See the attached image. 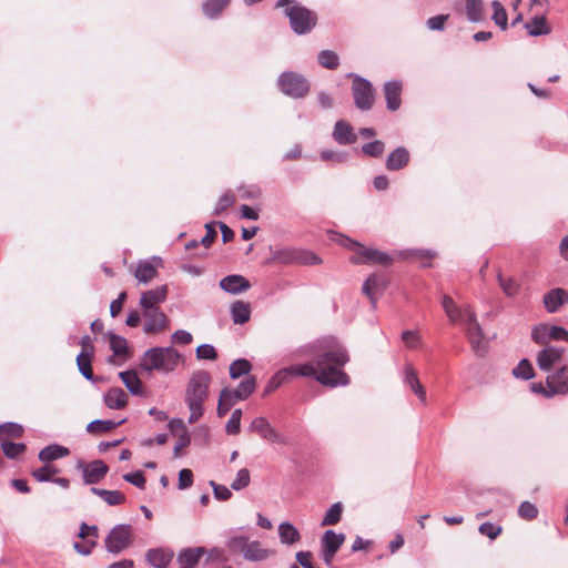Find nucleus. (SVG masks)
<instances>
[{"label": "nucleus", "instance_id": "34", "mask_svg": "<svg viewBox=\"0 0 568 568\" xmlns=\"http://www.w3.org/2000/svg\"><path fill=\"white\" fill-rule=\"evenodd\" d=\"M91 493L102 498L110 506L122 505L125 501V496L120 490H106L92 487Z\"/></svg>", "mask_w": 568, "mask_h": 568}, {"label": "nucleus", "instance_id": "27", "mask_svg": "<svg viewBox=\"0 0 568 568\" xmlns=\"http://www.w3.org/2000/svg\"><path fill=\"white\" fill-rule=\"evenodd\" d=\"M145 558L155 568H166L173 558V552L164 549H150L146 551Z\"/></svg>", "mask_w": 568, "mask_h": 568}, {"label": "nucleus", "instance_id": "12", "mask_svg": "<svg viewBox=\"0 0 568 568\" xmlns=\"http://www.w3.org/2000/svg\"><path fill=\"white\" fill-rule=\"evenodd\" d=\"M251 433L260 435L270 443L286 445L288 442L285 436L280 434L265 417H256L248 427Z\"/></svg>", "mask_w": 568, "mask_h": 568}, {"label": "nucleus", "instance_id": "35", "mask_svg": "<svg viewBox=\"0 0 568 568\" xmlns=\"http://www.w3.org/2000/svg\"><path fill=\"white\" fill-rule=\"evenodd\" d=\"M120 378L123 382V384L126 386V388L133 394V395H141L143 393V387L141 379L139 378L136 372L134 371H126L120 373Z\"/></svg>", "mask_w": 568, "mask_h": 568}, {"label": "nucleus", "instance_id": "26", "mask_svg": "<svg viewBox=\"0 0 568 568\" xmlns=\"http://www.w3.org/2000/svg\"><path fill=\"white\" fill-rule=\"evenodd\" d=\"M409 162V152L403 148L399 146L395 149L386 160V168L389 171H398L403 168H405Z\"/></svg>", "mask_w": 568, "mask_h": 568}, {"label": "nucleus", "instance_id": "45", "mask_svg": "<svg viewBox=\"0 0 568 568\" xmlns=\"http://www.w3.org/2000/svg\"><path fill=\"white\" fill-rule=\"evenodd\" d=\"M288 382L287 373L284 368L280 369L267 383L263 390V396H267L277 389L281 385Z\"/></svg>", "mask_w": 568, "mask_h": 568}, {"label": "nucleus", "instance_id": "53", "mask_svg": "<svg viewBox=\"0 0 568 568\" xmlns=\"http://www.w3.org/2000/svg\"><path fill=\"white\" fill-rule=\"evenodd\" d=\"M235 203V195L233 192H225L216 202L215 205V215H220L222 212L226 211Z\"/></svg>", "mask_w": 568, "mask_h": 568}, {"label": "nucleus", "instance_id": "60", "mask_svg": "<svg viewBox=\"0 0 568 568\" xmlns=\"http://www.w3.org/2000/svg\"><path fill=\"white\" fill-rule=\"evenodd\" d=\"M407 255L420 261L423 266H430V261L434 258V254L432 252L424 250H412L407 252Z\"/></svg>", "mask_w": 568, "mask_h": 568}, {"label": "nucleus", "instance_id": "7", "mask_svg": "<svg viewBox=\"0 0 568 568\" xmlns=\"http://www.w3.org/2000/svg\"><path fill=\"white\" fill-rule=\"evenodd\" d=\"M352 93L357 109L367 111L374 104V89L367 80L355 77L352 84Z\"/></svg>", "mask_w": 568, "mask_h": 568}, {"label": "nucleus", "instance_id": "52", "mask_svg": "<svg viewBox=\"0 0 568 568\" xmlns=\"http://www.w3.org/2000/svg\"><path fill=\"white\" fill-rule=\"evenodd\" d=\"M1 449L8 458H16L26 450V445L21 443L3 440L1 444Z\"/></svg>", "mask_w": 568, "mask_h": 568}, {"label": "nucleus", "instance_id": "11", "mask_svg": "<svg viewBox=\"0 0 568 568\" xmlns=\"http://www.w3.org/2000/svg\"><path fill=\"white\" fill-rule=\"evenodd\" d=\"M77 468L82 470L83 481L87 485L98 484L105 477L109 470L108 465L100 459L90 463L79 460Z\"/></svg>", "mask_w": 568, "mask_h": 568}, {"label": "nucleus", "instance_id": "31", "mask_svg": "<svg viewBox=\"0 0 568 568\" xmlns=\"http://www.w3.org/2000/svg\"><path fill=\"white\" fill-rule=\"evenodd\" d=\"M333 136L339 144H348L356 141L352 126L345 121L336 122Z\"/></svg>", "mask_w": 568, "mask_h": 568}, {"label": "nucleus", "instance_id": "33", "mask_svg": "<svg viewBox=\"0 0 568 568\" xmlns=\"http://www.w3.org/2000/svg\"><path fill=\"white\" fill-rule=\"evenodd\" d=\"M69 454V448L54 444L41 449L39 453V459L43 463H50L52 460L65 457Z\"/></svg>", "mask_w": 568, "mask_h": 568}, {"label": "nucleus", "instance_id": "32", "mask_svg": "<svg viewBox=\"0 0 568 568\" xmlns=\"http://www.w3.org/2000/svg\"><path fill=\"white\" fill-rule=\"evenodd\" d=\"M497 281L500 286L503 293L508 297H515L519 294L520 283L514 278L513 276H504V274L498 271L497 272Z\"/></svg>", "mask_w": 568, "mask_h": 568}, {"label": "nucleus", "instance_id": "63", "mask_svg": "<svg viewBox=\"0 0 568 568\" xmlns=\"http://www.w3.org/2000/svg\"><path fill=\"white\" fill-rule=\"evenodd\" d=\"M247 545H248V542H247L246 538L235 537L230 540L229 549L234 554L241 552L244 555V552L246 551Z\"/></svg>", "mask_w": 568, "mask_h": 568}, {"label": "nucleus", "instance_id": "43", "mask_svg": "<svg viewBox=\"0 0 568 568\" xmlns=\"http://www.w3.org/2000/svg\"><path fill=\"white\" fill-rule=\"evenodd\" d=\"M343 514V505L341 503H335L331 506V508L326 511L321 525L322 526H333L336 525Z\"/></svg>", "mask_w": 568, "mask_h": 568}, {"label": "nucleus", "instance_id": "5", "mask_svg": "<svg viewBox=\"0 0 568 568\" xmlns=\"http://www.w3.org/2000/svg\"><path fill=\"white\" fill-rule=\"evenodd\" d=\"M343 245L352 252L349 262L353 264H376L383 266H388L393 264V258L385 252L378 251L373 247H367L348 237L344 239Z\"/></svg>", "mask_w": 568, "mask_h": 568}, {"label": "nucleus", "instance_id": "4", "mask_svg": "<svg viewBox=\"0 0 568 568\" xmlns=\"http://www.w3.org/2000/svg\"><path fill=\"white\" fill-rule=\"evenodd\" d=\"M276 7L284 8V14L290 19L291 27L297 34L310 32L317 23L316 13L295 0H280Z\"/></svg>", "mask_w": 568, "mask_h": 568}, {"label": "nucleus", "instance_id": "24", "mask_svg": "<svg viewBox=\"0 0 568 568\" xmlns=\"http://www.w3.org/2000/svg\"><path fill=\"white\" fill-rule=\"evenodd\" d=\"M443 308L452 323L464 324L466 322L465 306L459 307L449 295L443 296Z\"/></svg>", "mask_w": 568, "mask_h": 568}, {"label": "nucleus", "instance_id": "2", "mask_svg": "<svg viewBox=\"0 0 568 568\" xmlns=\"http://www.w3.org/2000/svg\"><path fill=\"white\" fill-rule=\"evenodd\" d=\"M211 382L212 377L206 371H196L190 377L184 395V402L190 410V424L196 423L203 416Z\"/></svg>", "mask_w": 568, "mask_h": 568}, {"label": "nucleus", "instance_id": "21", "mask_svg": "<svg viewBox=\"0 0 568 568\" xmlns=\"http://www.w3.org/2000/svg\"><path fill=\"white\" fill-rule=\"evenodd\" d=\"M542 303L548 313H555L568 303V293L564 288H552L544 295Z\"/></svg>", "mask_w": 568, "mask_h": 568}, {"label": "nucleus", "instance_id": "50", "mask_svg": "<svg viewBox=\"0 0 568 568\" xmlns=\"http://www.w3.org/2000/svg\"><path fill=\"white\" fill-rule=\"evenodd\" d=\"M549 333V325L540 324L532 328L531 332V338L535 343L539 345H546L550 342V337L548 335Z\"/></svg>", "mask_w": 568, "mask_h": 568}, {"label": "nucleus", "instance_id": "20", "mask_svg": "<svg viewBox=\"0 0 568 568\" xmlns=\"http://www.w3.org/2000/svg\"><path fill=\"white\" fill-rule=\"evenodd\" d=\"M220 287L230 294H240L251 287V283L242 275L233 274L220 281Z\"/></svg>", "mask_w": 568, "mask_h": 568}, {"label": "nucleus", "instance_id": "61", "mask_svg": "<svg viewBox=\"0 0 568 568\" xmlns=\"http://www.w3.org/2000/svg\"><path fill=\"white\" fill-rule=\"evenodd\" d=\"M448 19H449V14H438V16L429 18L426 21V24L429 30L442 31V30H444L445 23L448 21Z\"/></svg>", "mask_w": 568, "mask_h": 568}, {"label": "nucleus", "instance_id": "18", "mask_svg": "<svg viewBox=\"0 0 568 568\" xmlns=\"http://www.w3.org/2000/svg\"><path fill=\"white\" fill-rule=\"evenodd\" d=\"M564 355V348L546 346L537 354V365L541 371H550Z\"/></svg>", "mask_w": 568, "mask_h": 568}, {"label": "nucleus", "instance_id": "62", "mask_svg": "<svg viewBox=\"0 0 568 568\" xmlns=\"http://www.w3.org/2000/svg\"><path fill=\"white\" fill-rule=\"evenodd\" d=\"M479 532L490 539H496L501 534V527L491 523H484L479 526Z\"/></svg>", "mask_w": 568, "mask_h": 568}, {"label": "nucleus", "instance_id": "23", "mask_svg": "<svg viewBox=\"0 0 568 568\" xmlns=\"http://www.w3.org/2000/svg\"><path fill=\"white\" fill-rule=\"evenodd\" d=\"M525 29L530 37L546 36L551 32V27L545 14H536L525 23Z\"/></svg>", "mask_w": 568, "mask_h": 568}, {"label": "nucleus", "instance_id": "38", "mask_svg": "<svg viewBox=\"0 0 568 568\" xmlns=\"http://www.w3.org/2000/svg\"><path fill=\"white\" fill-rule=\"evenodd\" d=\"M270 556V551L264 549L258 541L248 542L244 557L247 560H263Z\"/></svg>", "mask_w": 568, "mask_h": 568}, {"label": "nucleus", "instance_id": "17", "mask_svg": "<svg viewBox=\"0 0 568 568\" xmlns=\"http://www.w3.org/2000/svg\"><path fill=\"white\" fill-rule=\"evenodd\" d=\"M168 297V286L161 285L153 290L143 292L140 298V306L142 311L160 308V304Z\"/></svg>", "mask_w": 568, "mask_h": 568}, {"label": "nucleus", "instance_id": "47", "mask_svg": "<svg viewBox=\"0 0 568 568\" xmlns=\"http://www.w3.org/2000/svg\"><path fill=\"white\" fill-rule=\"evenodd\" d=\"M466 13L470 21H479L483 18L481 0H466Z\"/></svg>", "mask_w": 568, "mask_h": 568}, {"label": "nucleus", "instance_id": "42", "mask_svg": "<svg viewBox=\"0 0 568 568\" xmlns=\"http://www.w3.org/2000/svg\"><path fill=\"white\" fill-rule=\"evenodd\" d=\"M318 63L328 70H336L339 65L338 55L332 50H323L318 53Z\"/></svg>", "mask_w": 568, "mask_h": 568}, {"label": "nucleus", "instance_id": "10", "mask_svg": "<svg viewBox=\"0 0 568 568\" xmlns=\"http://www.w3.org/2000/svg\"><path fill=\"white\" fill-rule=\"evenodd\" d=\"M275 258L283 264L316 265L322 260L314 253L305 250L286 248L278 251Z\"/></svg>", "mask_w": 568, "mask_h": 568}, {"label": "nucleus", "instance_id": "39", "mask_svg": "<svg viewBox=\"0 0 568 568\" xmlns=\"http://www.w3.org/2000/svg\"><path fill=\"white\" fill-rule=\"evenodd\" d=\"M92 358L93 354H85L80 353L77 356V365L80 371V373L87 378L92 379L93 378V371H92Z\"/></svg>", "mask_w": 568, "mask_h": 568}, {"label": "nucleus", "instance_id": "6", "mask_svg": "<svg viewBox=\"0 0 568 568\" xmlns=\"http://www.w3.org/2000/svg\"><path fill=\"white\" fill-rule=\"evenodd\" d=\"M132 541V527L130 525H118L112 528L105 538V548L110 552L118 554L128 548Z\"/></svg>", "mask_w": 568, "mask_h": 568}, {"label": "nucleus", "instance_id": "51", "mask_svg": "<svg viewBox=\"0 0 568 568\" xmlns=\"http://www.w3.org/2000/svg\"><path fill=\"white\" fill-rule=\"evenodd\" d=\"M513 374L516 377L523 378V379H530L534 377L535 372L534 368L528 359H521L519 364L513 369Z\"/></svg>", "mask_w": 568, "mask_h": 568}, {"label": "nucleus", "instance_id": "15", "mask_svg": "<svg viewBox=\"0 0 568 568\" xmlns=\"http://www.w3.org/2000/svg\"><path fill=\"white\" fill-rule=\"evenodd\" d=\"M546 384L550 387L549 395H568V366L564 365L549 374Z\"/></svg>", "mask_w": 568, "mask_h": 568}, {"label": "nucleus", "instance_id": "13", "mask_svg": "<svg viewBox=\"0 0 568 568\" xmlns=\"http://www.w3.org/2000/svg\"><path fill=\"white\" fill-rule=\"evenodd\" d=\"M345 541L343 534H336L334 530H326L321 540L322 558L329 566L333 562L335 554Z\"/></svg>", "mask_w": 568, "mask_h": 568}, {"label": "nucleus", "instance_id": "30", "mask_svg": "<svg viewBox=\"0 0 568 568\" xmlns=\"http://www.w3.org/2000/svg\"><path fill=\"white\" fill-rule=\"evenodd\" d=\"M251 305L244 301H236L231 305V315L234 324H245L251 318Z\"/></svg>", "mask_w": 568, "mask_h": 568}, {"label": "nucleus", "instance_id": "55", "mask_svg": "<svg viewBox=\"0 0 568 568\" xmlns=\"http://www.w3.org/2000/svg\"><path fill=\"white\" fill-rule=\"evenodd\" d=\"M251 476L246 468H242L237 471L235 479L232 481L231 487L234 490H241L250 485Z\"/></svg>", "mask_w": 568, "mask_h": 568}, {"label": "nucleus", "instance_id": "25", "mask_svg": "<svg viewBox=\"0 0 568 568\" xmlns=\"http://www.w3.org/2000/svg\"><path fill=\"white\" fill-rule=\"evenodd\" d=\"M206 552L203 547L187 548L179 554L178 561L180 568H193L197 565L201 557Z\"/></svg>", "mask_w": 568, "mask_h": 568}, {"label": "nucleus", "instance_id": "40", "mask_svg": "<svg viewBox=\"0 0 568 568\" xmlns=\"http://www.w3.org/2000/svg\"><path fill=\"white\" fill-rule=\"evenodd\" d=\"M256 387V378L248 376L245 381L241 382L235 390V398L243 400L246 399Z\"/></svg>", "mask_w": 568, "mask_h": 568}, {"label": "nucleus", "instance_id": "8", "mask_svg": "<svg viewBox=\"0 0 568 568\" xmlns=\"http://www.w3.org/2000/svg\"><path fill=\"white\" fill-rule=\"evenodd\" d=\"M278 85L283 93L293 98H302L310 90L306 79L294 72L283 73L280 77Z\"/></svg>", "mask_w": 568, "mask_h": 568}, {"label": "nucleus", "instance_id": "58", "mask_svg": "<svg viewBox=\"0 0 568 568\" xmlns=\"http://www.w3.org/2000/svg\"><path fill=\"white\" fill-rule=\"evenodd\" d=\"M385 150L384 142L376 140L369 142L363 146V152L369 156L378 158L383 154Z\"/></svg>", "mask_w": 568, "mask_h": 568}, {"label": "nucleus", "instance_id": "37", "mask_svg": "<svg viewBox=\"0 0 568 568\" xmlns=\"http://www.w3.org/2000/svg\"><path fill=\"white\" fill-rule=\"evenodd\" d=\"M122 423H123V420L113 422V420L95 419L87 425V432L90 434H94V435L103 434V433H108V432L116 428Z\"/></svg>", "mask_w": 568, "mask_h": 568}, {"label": "nucleus", "instance_id": "16", "mask_svg": "<svg viewBox=\"0 0 568 568\" xmlns=\"http://www.w3.org/2000/svg\"><path fill=\"white\" fill-rule=\"evenodd\" d=\"M387 278L382 273L371 274L363 285V294H365L373 305L376 303V295L382 294L387 287Z\"/></svg>", "mask_w": 568, "mask_h": 568}, {"label": "nucleus", "instance_id": "44", "mask_svg": "<svg viewBox=\"0 0 568 568\" xmlns=\"http://www.w3.org/2000/svg\"><path fill=\"white\" fill-rule=\"evenodd\" d=\"M59 471L60 470L57 467L49 465L47 463V465L38 469H33L31 471V476L38 481H49L54 479L53 476L57 475Z\"/></svg>", "mask_w": 568, "mask_h": 568}, {"label": "nucleus", "instance_id": "1", "mask_svg": "<svg viewBox=\"0 0 568 568\" xmlns=\"http://www.w3.org/2000/svg\"><path fill=\"white\" fill-rule=\"evenodd\" d=\"M349 356L344 346L335 337H325L318 343V354L314 363L295 364L285 367L288 381L292 377H313L328 387L346 386L349 377L344 372Z\"/></svg>", "mask_w": 568, "mask_h": 568}, {"label": "nucleus", "instance_id": "22", "mask_svg": "<svg viewBox=\"0 0 568 568\" xmlns=\"http://www.w3.org/2000/svg\"><path fill=\"white\" fill-rule=\"evenodd\" d=\"M402 90L403 85L398 81H389L384 85V94L387 102V109L390 111H396L399 109L402 100Z\"/></svg>", "mask_w": 568, "mask_h": 568}, {"label": "nucleus", "instance_id": "54", "mask_svg": "<svg viewBox=\"0 0 568 568\" xmlns=\"http://www.w3.org/2000/svg\"><path fill=\"white\" fill-rule=\"evenodd\" d=\"M242 410L240 408L233 410L227 424L226 433L230 435H237L241 432Z\"/></svg>", "mask_w": 568, "mask_h": 568}, {"label": "nucleus", "instance_id": "3", "mask_svg": "<svg viewBox=\"0 0 568 568\" xmlns=\"http://www.w3.org/2000/svg\"><path fill=\"white\" fill-rule=\"evenodd\" d=\"M182 361V355L173 347H154L148 349L142 359L141 367L146 372H173Z\"/></svg>", "mask_w": 568, "mask_h": 568}, {"label": "nucleus", "instance_id": "57", "mask_svg": "<svg viewBox=\"0 0 568 568\" xmlns=\"http://www.w3.org/2000/svg\"><path fill=\"white\" fill-rule=\"evenodd\" d=\"M110 347L115 355H125L128 353L126 341L123 337L111 335Z\"/></svg>", "mask_w": 568, "mask_h": 568}, {"label": "nucleus", "instance_id": "46", "mask_svg": "<svg viewBox=\"0 0 568 568\" xmlns=\"http://www.w3.org/2000/svg\"><path fill=\"white\" fill-rule=\"evenodd\" d=\"M252 369V364L244 358L234 361L230 366V376L233 379L241 377L242 375L248 374Z\"/></svg>", "mask_w": 568, "mask_h": 568}, {"label": "nucleus", "instance_id": "41", "mask_svg": "<svg viewBox=\"0 0 568 568\" xmlns=\"http://www.w3.org/2000/svg\"><path fill=\"white\" fill-rule=\"evenodd\" d=\"M23 435V428L21 425L16 423H6L0 425V440H7V438H20Z\"/></svg>", "mask_w": 568, "mask_h": 568}, {"label": "nucleus", "instance_id": "14", "mask_svg": "<svg viewBox=\"0 0 568 568\" xmlns=\"http://www.w3.org/2000/svg\"><path fill=\"white\" fill-rule=\"evenodd\" d=\"M144 325L143 329L146 334H159L169 328V317L161 308L143 311Z\"/></svg>", "mask_w": 568, "mask_h": 568}, {"label": "nucleus", "instance_id": "36", "mask_svg": "<svg viewBox=\"0 0 568 568\" xmlns=\"http://www.w3.org/2000/svg\"><path fill=\"white\" fill-rule=\"evenodd\" d=\"M278 535L281 541L287 545H294L301 539L298 530L290 523H282L278 526Z\"/></svg>", "mask_w": 568, "mask_h": 568}, {"label": "nucleus", "instance_id": "19", "mask_svg": "<svg viewBox=\"0 0 568 568\" xmlns=\"http://www.w3.org/2000/svg\"><path fill=\"white\" fill-rule=\"evenodd\" d=\"M161 263L162 262L160 258H154L153 262H140L135 267L134 277L138 280L139 283H150L158 276V267L161 265Z\"/></svg>", "mask_w": 568, "mask_h": 568}, {"label": "nucleus", "instance_id": "48", "mask_svg": "<svg viewBox=\"0 0 568 568\" xmlns=\"http://www.w3.org/2000/svg\"><path fill=\"white\" fill-rule=\"evenodd\" d=\"M494 14L493 20L494 22L499 26L503 30L507 29L508 18L507 12L503 4L499 1H493L491 3Z\"/></svg>", "mask_w": 568, "mask_h": 568}, {"label": "nucleus", "instance_id": "64", "mask_svg": "<svg viewBox=\"0 0 568 568\" xmlns=\"http://www.w3.org/2000/svg\"><path fill=\"white\" fill-rule=\"evenodd\" d=\"M97 546V540L94 539H83L82 542H74L73 548L80 555H90L93 548Z\"/></svg>", "mask_w": 568, "mask_h": 568}, {"label": "nucleus", "instance_id": "56", "mask_svg": "<svg viewBox=\"0 0 568 568\" xmlns=\"http://www.w3.org/2000/svg\"><path fill=\"white\" fill-rule=\"evenodd\" d=\"M518 515L525 520H532L538 516V508L530 501H524L518 508Z\"/></svg>", "mask_w": 568, "mask_h": 568}, {"label": "nucleus", "instance_id": "59", "mask_svg": "<svg viewBox=\"0 0 568 568\" xmlns=\"http://www.w3.org/2000/svg\"><path fill=\"white\" fill-rule=\"evenodd\" d=\"M196 357L199 359H211V361H214V359L217 358V352H216V349L212 345L203 344V345H200L196 348Z\"/></svg>", "mask_w": 568, "mask_h": 568}, {"label": "nucleus", "instance_id": "9", "mask_svg": "<svg viewBox=\"0 0 568 568\" xmlns=\"http://www.w3.org/2000/svg\"><path fill=\"white\" fill-rule=\"evenodd\" d=\"M465 316L466 322L464 323V325L466 326V333L470 342V345L477 354L481 355L485 352L483 333L476 320V314L469 305L465 306Z\"/></svg>", "mask_w": 568, "mask_h": 568}, {"label": "nucleus", "instance_id": "49", "mask_svg": "<svg viewBox=\"0 0 568 568\" xmlns=\"http://www.w3.org/2000/svg\"><path fill=\"white\" fill-rule=\"evenodd\" d=\"M230 2V0H207L203 4L204 13L210 17H216Z\"/></svg>", "mask_w": 568, "mask_h": 568}, {"label": "nucleus", "instance_id": "29", "mask_svg": "<svg viewBox=\"0 0 568 568\" xmlns=\"http://www.w3.org/2000/svg\"><path fill=\"white\" fill-rule=\"evenodd\" d=\"M104 403L111 409H121L128 405V395L123 389L113 387L106 392Z\"/></svg>", "mask_w": 568, "mask_h": 568}, {"label": "nucleus", "instance_id": "28", "mask_svg": "<svg viewBox=\"0 0 568 568\" xmlns=\"http://www.w3.org/2000/svg\"><path fill=\"white\" fill-rule=\"evenodd\" d=\"M405 382L409 385V387L417 395V397L423 403H425L426 390L423 387L422 383L419 382L416 369L410 364H407L405 366Z\"/></svg>", "mask_w": 568, "mask_h": 568}]
</instances>
